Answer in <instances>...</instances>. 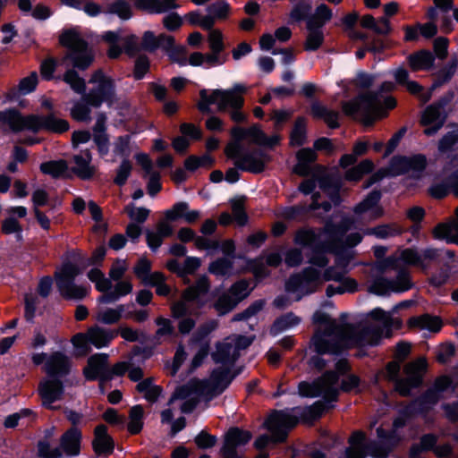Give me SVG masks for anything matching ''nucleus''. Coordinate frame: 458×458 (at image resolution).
I'll use <instances>...</instances> for the list:
<instances>
[{
    "mask_svg": "<svg viewBox=\"0 0 458 458\" xmlns=\"http://www.w3.org/2000/svg\"><path fill=\"white\" fill-rule=\"evenodd\" d=\"M369 317L380 325L369 323L358 331L349 324L337 322L325 312H315L312 320L317 329L311 339L315 351L320 354H336L356 345H376L382 337V327L386 330V336L390 337L391 329L400 328L403 324L400 318H393L380 308L371 310Z\"/></svg>",
    "mask_w": 458,
    "mask_h": 458,
    "instance_id": "obj_1",
    "label": "nucleus"
},
{
    "mask_svg": "<svg viewBox=\"0 0 458 458\" xmlns=\"http://www.w3.org/2000/svg\"><path fill=\"white\" fill-rule=\"evenodd\" d=\"M406 424V419L403 416L396 418L390 430L382 427L377 428V436L379 442L370 441L365 443L366 437L361 431L354 432L349 439V447L345 451L346 458H365L369 454L373 458H386L388 454L403 440L402 429Z\"/></svg>",
    "mask_w": 458,
    "mask_h": 458,
    "instance_id": "obj_2",
    "label": "nucleus"
},
{
    "mask_svg": "<svg viewBox=\"0 0 458 458\" xmlns=\"http://www.w3.org/2000/svg\"><path fill=\"white\" fill-rule=\"evenodd\" d=\"M228 375V369H217L213 370L207 380L191 379L176 389L172 400L184 399L181 410L184 413L191 412L201 399L209 401L220 394L229 384Z\"/></svg>",
    "mask_w": 458,
    "mask_h": 458,
    "instance_id": "obj_3",
    "label": "nucleus"
},
{
    "mask_svg": "<svg viewBox=\"0 0 458 458\" xmlns=\"http://www.w3.org/2000/svg\"><path fill=\"white\" fill-rule=\"evenodd\" d=\"M246 92L247 87L241 83H236L227 89H214L210 93L207 89H201L198 108L202 113H209V106L216 105L219 112H228L233 122L242 123L247 118L242 111Z\"/></svg>",
    "mask_w": 458,
    "mask_h": 458,
    "instance_id": "obj_4",
    "label": "nucleus"
},
{
    "mask_svg": "<svg viewBox=\"0 0 458 458\" xmlns=\"http://www.w3.org/2000/svg\"><path fill=\"white\" fill-rule=\"evenodd\" d=\"M396 100L393 97H386L382 101L378 94L368 93L344 102V113L353 119L361 121L364 124H370L373 121L386 115V110L394 108Z\"/></svg>",
    "mask_w": 458,
    "mask_h": 458,
    "instance_id": "obj_5",
    "label": "nucleus"
},
{
    "mask_svg": "<svg viewBox=\"0 0 458 458\" xmlns=\"http://www.w3.org/2000/svg\"><path fill=\"white\" fill-rule=\"evenodd\" d=\"M89 82L96 84L97 88L84 95L82 100L76 102L71 110V116L78 122L90 121L89 106L99 107L103 102L111 103L114 97V82L109 77L105 76L102 71L95 72Z\"/></svg>",
    "mask_w": 458,
    "mask_h": 458,
    "instance_id": "obj_6",
    "label": "nucleus"
},
{
    "mask_svg": "<svg viewBox=\"0 0 458 458\" xmlns=\"http://www.w3.org/2000/svg\"><path fill=\"white\" fill-rule=\"evenodd\" d=\"M59 42L69 49L64 60H71L73 67L86 70L92 64L94 59L92 51L78 29L72 28L63 31L59 37Z\"/></svg>",
    "mask_w": 458,
    "mask_h": 458,
    "instance_id": "obj_7",
    "label": "nucleus"
},
{
    "mask_svg": "<svg viewBox=\"0 0 458 458\" xmlns=\"http://www.w3.org/2000/svg\"><path fill=\"white\" fill-rule=\"evenodd\" d=\"M210 289V283L206 276H200L193 285L187 287L182 293L181 300L174 302L172 307V314L174 318H181L187 314H192L196 310L206 303L205 297Z\"/></svg>",
    "mask_w": 458,
    "mask_h": 458,
    "instance_id": "obj_8",
    "label": "nucleus"
},
{
    "mask_svg": "<svg viewBox=\"0 0 458 458\" xmlns=\"http://www.w3.org/2000/svg\"><path fill=\"white\" fill-rule=\"evenodd\" d=\"M298 423L296 416L286 411H275L265 422L266 428L271 433V437L262 435L254 443L257 449H263L270 441L283 442L288 432Z\"/></svg>",
    "mask_w": 458,
    "mask_h": 458,
    "instance_id": "obj_9",
    "label": "nucleus"
},
{
    "mask_svg": "<svg viewBox=\"0 0 458 458\" xmlns=\"http://www.w3.org/2000/svg\"><path fill=\"white\" fill-rule=\"evenodd\" d=\"M350 259L344 257H337L335 265L327 267L321 273V279L324 282L335 281L339 283L338 286L328 285L327 288V295L331 297L335 294H342L344 293H353L357 290V282L348 276H345L348 269Z\"/></svg>",
    "mask_w": 458,
    "mask_h": 458,
    "instance_id": "obj_10",
    "label": "nucleus"
},
{
    "mask_svg": "<svg viewBox=\"0 0 458 458\" xmlns=\"http://www.w3.org/2000/svg\"><path fill=\"white\" fill-rule=\"evenodd\" d=\"M80 274L79 267L71 263L64 264L55 273L56 286L62 297L67 300H81L89 292V287L74 284L75 277Z\"/></svg>",
    "mask_w": 458,
    "mask_h": 458,
    "instance_id": "obj_11",
    "label": "nucleus"
},
{
    "mask_svg": "<svg viewBox=\"0 0 458 458\" xmlns=\"http://www.w3.org/2000/svg\"><path fill=\"white\" fill-rule=\"evenodd\" d=\"M322 284L321 272L313 267H309L288 279L285 291L296 294L295 301H298L303 296L315 293Z\"/></svg>",
    "mask_w": 458,
    "mask_h": 458,
    "instance_id": "obj_12",
    "label": "nucleus"
},
{
    "mask_svg": "<svg viewBox=\"0 0 458 458\" xmlns=\"http://www.w3.org/2000/svg\"><path fill=\"white\" fill-rule=\"evenodd\" d=\"M242 146L238 142H230L225 149L227 157L234 159L237 168L258 174L265 169L266 164L269 161L268 157L262 151H254L242 155Z\"/></svg>",
    "mask_w": 458,
    "mask_h": 458,
    "instance_id": "obj_13",
    "label": "nucleus"
},
{
    "mask_svg": "<svg viewBox=\"0 0 458 458\" xmlns=\"http://www.w3.org/2000/svg\"><path fill=\"white\" fill-rule=\"evenodd\" d=\"M338 386L337 373L329 371L311 384L308 382L300 383L298 390L301 396H322L327 401H335L339 391Z\"/></svg>",
    "mask_w": 458,
    "mask_h": 458,
    "instance_id": "obj_14",
    "label": "nucleus"
},
{
    "mask_svg": "<svg viewBox=\"0 0 458 458\" xmlns=\"http://www.w3.org/2000/svg\"><path fill=\"white\" fill-rule=\"evenodd\" d=\"M20 127L21 131L27 130L33 132L46 131L54 133H63L68 131L70 126L66 120L58 118L51 114L47 115H21Z\"/></svg>",
    "mask_w": 458,
    "mask_h": 458,
    "instance_id": "obj_15",
    "label": "nucleus"
},
{
    "mask_svg": "<svg viewBox=\"0 0 458 458\" xmlns=\"http://www.w3.org/2000/svg\"><path fill=\"white\" fill-rule=\"evenodd\" d=\"M452 380L447 376L437 377L433 386L428 389L420 398L415 400L406 409L407 414L426 413L429 411L441 398L443 392L450 387Z\"/></svg>",
    "mask_w": 458,
    "mask_h": 458,
    "instance_id": "obj_16",
    "label": "nucleus"
},
{
    "mask_svg": "<svg viewBox=\"0 0 458 458\" xmlns=\"http://www.w3.org/2000/svg\"><path fill=\"white\" fill-rule=\"evenodd\" d=\"M427 369V360L425 358H419L405 365L403 371L405 378L396 381L395 390L403 396L410 394L412 388L419 386Z\"/></svg>",
    "mask_w": 458,
    "mask_h": 458,
    "instance_id": "obj_17",
    "label": "nucleus"
},
{
    "mask_svg": "<svg viewBox=\"0 0 458 458\" xmlns=\"http://www.w3.org/2000/svg\"><path fill=\"white\" fill-rule=\"evenodd\" d=\"M412 286L409 273L402 269L398 271L395 280L380 276H377L369 286V291L377 295H386L391 292L402 293Z\"/></svg>",
    "mask_w": 458,
    "mask_h": 458,
    "instance_id": "obj_18",
    "label": "nucleus"
},
{
    "mask_svg": "<svg viewBox=\"0 0 458 458\" xmlns=\"http://www.w3.org/2000/svg\"><path fill=\"white\" fill-rule=\"evenodd\" d=\"M399 261L403 262L407 265L419 266L425 267L422 262L421 256L412 249H405L401 251L398 257H389L384 261L377 263L374 267L373 271L376 275L378 273H389L390 269H395L398 267Z\"/></svg>",
    "mask_w": 458,
    "mask_h": 458,
    "instance_id": "obj_19",
    "label": "nucleus"
},
{
    "mask_svg": "<svg viewBox=\"0 0 458 458\" xmlns=\"http://www.w3.org/2000/svg\"><path fill=\"white\" fill-rule=\"evenodd\" d=\"M42 404L48 409H55L53 403L63 398L64 388L63 382L55 377L43 378L38 387Z\"/></svg>",
    "mask_w": 458,
    "mask_h": 458,
    "instance_id": "obj_20",
    "label": "nucleus"
},
{
    "mask_svg": "<svg viewBox=\"0 0 458 458\" xmlns=\"http://www.w3.org/2000/svg\"><path fill=\"white\" fill-rule=\"evenodd\" d=\"M381 199V193L374 191L370 192L365 199L355 206L353 212L357 217L370 222L383 216L384 211L378 202Z\"/></svg>",
    "mask_w": 458,
    "mask_h": 458,
    "instance_id": "obj_21",
    "label": "nucleus"
},
{
    "mask_svg": "<svg viewBox=\"0 0 458 458\" xmlns=\"http://www.w3.org/2000/svg\"><path fill=\"white\" fill-rule=\"evenodd\" d=\"M88 380L99 379L100 385L111 380L106 354H95L88 360V365L83 370Z\"/></svg>",
    "mask_w": 458,
    "mask_h": 458,
    "instance_id": "obj_22",
    "label": "nucleus"
},
{
    "mask_svg": "<svg viewBox=\"0 0 458 458\" xmlns=\"http://www.w3.org/2000/svg\"><path fill=\"white\" fill-rule=\"evenodd\" d=\"M251 433L239 428H232L225 435V443L222 448L224 458H235L237 448L246 445L251 439Z\"/></svg>",
    "mask_w": 458,
    "mask_h": 458,
    "instance_id": "obj_23",
    "label": "nucleus"
},
{
    "mask_svg": "<svg viewBox=\"0 0 458 458\" xmlns=\"http://www.w3.org/2000/svg\"><path fill=\"white\" fill-rule=\"evenodd\" d=\"M71 359L62 352H54L47 357L43 370L50 377H65L71 371Z\"/></svg>",
    "mask_w": 458,
    "mask_h": 458,
    "instance_id": "obj_24",
    "label": "nucleus"
},
{
    "mask_svg": "<svg viewBox=\"0 0 458 458\" xmlns=\"http://www.w3.org/2000/svg\"><path fill=\"white\" fill-rule=\"evenodd\" d=\"M443 106L440 104L431 105L426 108L421 117V123L427 128L424 133L427 136L436 134L442 128L445 123V115L443 114Z\"/></svg>",
    "mask_w": 458,
    "mask_h": 458,
    "instance_id": "obj_25",
    "label": "nucleus"
},
{
    "mask_svg": "<svg viewBox=\"0 0 458 458\" xmlns=\"http://www.w3.org/2000/svg\"><path fill=\"white\" fill-rule=\"evenodd\" d=\"M409 157H394L389 167L387 169H381L372 174L364 188H369L386 175L396 176L409 172Z\"/></svg>",
    "mask_w": 458,
    "mask_h": 458,
    "instance_id": "obj_26",
    "label": "nucleus"
},
{
    "mask_svg": "<svg viewBox=\"0 0 458 458\" xmlns=\"http://www.w3.org/2000/svg\"><path fill=\"white\" fill-rule=\"evenodd\" d=\"M81 432L76 427L65 431L60 438V450L68 456H76L81 452Z\"/></svg>",
    "mask_w": 458,
    "mask_h": 458,
    "instance_id": "obj_27",
    "label": "nucleus"
},
{
    "mask_svg": "<svg viewBox=\"0 0 458 458\" xmlns=\"http://www.w3.org/2000/svg\"><path fill=\"white\" fill-rule=\"evenodd\" d=\"M166 220L175 221L182 218L188 224H193L200 217L199 210H191L189 204L184 201L177 202L164 213Z\"/></svg>",
    "mask_w": 458,
    "mask_h": 458,
    "instance_id": "obj_28",
    "label": "nucleus"
},
{
    "mask_svg": "<svg viewBox=\"0 0 458 458\" xmlns=\"http://www.w3.org/2000/svg\"><path fill=\"white\" fill-rule=\"evenodd\" d=\"M91 153L89 150H84L73 157L74 165L72 171L81 179L88 180L93 177L96 173V167L91 165Z\"/></svg>",
    "mask_w": 458,
    "mask_h": 458,
    "instance_id": "obj_29",
    "label": "nucleus"
},
{
    "mask_svg": "<svg viewBox=\"0 0 458 458\" xmlns=\"http://www.w3.org/2000/svg\"><path fill=\"white\" fill-rule=\"evenodd\" d=\"M92 446L98 455H109L113 453L114 442L107 434V428L105 425L101 424L96 427Z\"/></svg>",
    "mask_w": 458,
    "mask_h": 458,
    "instance_id": "obj_30",
    "label": "nucleus"
},
{
    "mask_svg": "<svg viewBox=\"0 0 458 458\" xmlns=\"http://www.w3.org/2000/svg\"><path fill=\"white\" fill-rule=\"evenodd\" d=\"M211 356L216 363L230 367L233 365L240 354L233 346L232 343L225 338L224 342L216 344V350L211 354Z\"/></svg>",
    "mask_w": 458,
    "mask_h": 458,
    "instance_id": "obj_31",
    "label": "nucleus"
},
{
    "mask_svg": "<svg viewBox=\"0 0 458 458\" xmlns=\"http://www.w3.org/2000/svg\"><path fill=\"white\" fill-rule=\"evenodd\" d=\"M136 8L148 13H164L177 9L180 5L177 0H134Z\"/></svg>",
    "mask_w": 458,
    "mask_h": 458,
    "instance_id": "obj_32",
    "label": "nucleus"
},
{
    "mask_svg": "<svg viewBox=\"0 0 458 458\" xmlns=\"http://www.w3.org/2000/svg\"><path fill=\"white\" fill-rule=\"evenodd\" d=\"M118 335L115 329L93 326L88 329L89 343L96 348H103L107 345Z\"/></svg>",
    "mask_w": 458,
    "mask_h": 458,
    "instance_id": "obj_33",
    "label": "nucleus"
},
{
    "mask_svg": "<svg viewBox=\"0 0 458 458\" xmlns=\"http://www.w3.org/2000/svg\"><path fill=\"white\" fill-rule=\"evenodd\" d=\"M433 234L436 239L458 245V207L455 209V218L448 223L438 224L434 228Z\"/></svg>",
    "mask_w": 458,
    "mask_h": 458,
    "instance_id": "obj_34",
    "label": "nucleus"
},
{
    "mask_svg": "<svg viewBox=\"0 0 458 458\" xmlns=\"http://www.w3.org/2000/svg\"><path fill=\"white\" fill-rule=\"evenodd\" d=\"M408 326L417 330H427L428 332L437 333L441 330L443 322L437 316L423 314L411 318L408 321Z\"/></svg>",
    "mask_w": 458,
    "mask_h": 458,
    "instance_id": "obj_35",
    "label": "nucleus"
},
{
    "mask_svg": "<svg viewBox=\"0 0 458 458\" xmlns=\"http://www.w3.org/2000/svg\"><path fill=\"white\" fill-rule=\"evenodd\" d=\"M174 42V37L160 34L156 37L153 32L146 31L142 38V47L146 50L153 51L158 47L168 49Z\"/></svg>",
    "mask_w": 458,
    "mask_h": 458,
    "instance_id": "obj_36",
    "label": "nucleus"
},
{
    "mask_svg": "<svg viewBox=\"0 0 458 458\" xmlns=\"http://www.w3.org/2000/svg\"><path fill=\"white\" fill-rule=\"evenodd\" d=\"M131 307H133L132 304H119L114 308H107L97 314V320L105 325L115 324L121 318H124L126 310Z\"/></svg>",
    "mask_w": 458,
    "mask_h": 458,
    "instance_id": "obj_37",
    "label": "nucleus"
},
{
    "mask_svg": "<svg viewBox=\"0 0 458 458\" xmlns=\"http://www.w3.org/2000/svg\"><path fill=\"white\" fill-rule=\"evenodd\" d=\"M248 137L251 138L253 143L268 148H273L279 144L281 140L280 135L276 133L267 137L258 125H253L249 128Z\"/></svg>",
    "mask_w": 458,
    "mask_h": 458,
    "instance_id": "obj_38",
    "label": "nucleus"
},
{
    "mask_svg": "<svg viewBox=\"0 0 458 458\" xmlns=\"http://www.w3.org/2000/svg\"><path fill=\"white\" fill-rule=\"evenodd\" d=\"M435 57L429 51L422 50L409 55L408 62L412 71L428 70L433 66Z\"/></svg>",
    "mask_w": 458,
    "mask_h": 458,
    "instance_id": "obj_39",
    "label": "nucleus"
},
{
    "mask_svg": "<svg viewBox=\"0 0 458 458\" xmlns=\"http://www.w3.org/2000/svg\"><path fill=\"white\" fill-rule=\"evenodd\" d=\"M311 114L316 118L323 119L330 128L339 127V113L330 110L323 105L315 103L311 106Z\"/></svg>",
    "mask_w": 458,
    "mask_h": 458,
    "instance_id": "obj_40",
    "label": "nucleus"
},
{
    "mask_svg": "<svg viewBox=\"0 0 458 458\" xmlns=\"http://www.w3.org/2000/svg\"><path fill=\"white\" fill-rule=\"evenodd\" d=\"M132 291V284L130 281H119L113 292L106 293V294L99 297L98 301L102 303H111L118 301L121 297H123Z\"/></svg>",
    "mask_w": 458,
    "mask_h": 458,
    "instance_id": "obj_41",
    "label": "nucleus"
},
{
    "mask_svg": "<svg viewBox=\"0 0 458 458\" xmlns=\"http://www.w3.org/2000/svg\"><path fill=\"white\" fill-rule=\"evenodd\" d=\"M333 18V12L326 4H318L312 17L307 21V28H322L327 21Z\"/></svg>",
    "mask_w": 458,
    "mask_h": 458,
    "instance_id": "obj_42",
    "label": "nucleus"
},
{
    "mask_svg": "<svg viewBox=\"0 0 458 458\" xmlns=\"http://www.w3.org/2000/svg\"><path fill=\"white\" fill-rule=\"evenodd\" d=\"M136 389L138 392L143 394L144 398L150 403L156 402L161 394V388L153 385L151 378L139 382Z\"/></svg>",
    "mask_w": 458,
    "mask_h": 458,
    "instance_id": "obj_43",
    "label": "nucleus"
},
{
    "mask_svg": "<svg viewBox=\"0 0 458 458\" xmlns=\"http://www.w3.org/2000/svg\"><path fill=\"white\" fill-rule=\"evenodd\" d=\"M143 408L140 405L133 406L129 414V423L127 426L128 431L132 434H138L141 431L143 427Z\"/></svg>",
    "mask_w": 458,
    "mask_h": 458,
    "instance_id": "obj_44",
    "label": "nucleus"
},
{
    "mask_svg": "<svg viewBox=\"0 0 458 458\" xmlns=\"http://www.w3.org/2000/svg\"><path fill=\"white\" fill-rule=\"evenodd\" d=\"M107 13L115 14L122 20H129L132 16L131 6L126 0H115L109 4Z\"/></svg>",
    "mask_w": 458,
    "mask_h": 458,
    "instance_id": "obj_45",
    "label": "nucleus"
},
{
    "mask_svg": "<svg viewBox=\"0 0 458 458\" xmlns=\"http://www.w3.org/2000/svg\"><path fill=\"white\" fill-rule=\"evenodd\" d=\"M373 168L374 164L371 160H362L360 164L345 173V178L348 181H359L364 174L370 173Z\"/></svg>",
    "mask_w": 458,
    "mask_h": 458,
    "instance_id": "obj_46",
    "label": "nucleus"
},
{
    "mask_svg": "<svg viewBox=\"0 0 458 458\" xmlns=\"http://www.w3.org/2000/svg\"><path fill=\"white\" fill-rule=\"evenodd\" d=\"M307 121L303 117L296 119L294 127L291 133V144L293 146L303 145L306 141Z\"/></svg>",
    "mask_w": 458,
    "mask_h": 458,
    "instance_id": "obj_47",
    "label": "nucleus"
},
{
    "mask_svg": "<svg viewBox=\"0 0 458 458\" xmlns=\"http://www.w3.org/2000/svg\"><path fill=\"white\" fill-rule=\"evenodd\" d=\"M67 169V164L64 160L49 161L40 165V170L43 174H50L55 178L63 176Z\"/></svg>",
    "mask_w": 458,
    "mask_h": 458,
    "instance_id": "obj_48",
    "label": "nucleus"
},
{
    "mask_svg": "<svg viewBox=\"0 0 458 458\" xmlns=\"http://www.w3.org/2000/svg\"><path fill=\"white\" fill-rule=\"evenodd\" d=\"M89 279L95 284L98 291L106 293L112 288V282L106 278L98 268H93L88 273Z\"/></svg>",
    "mask_w": 458,
    "mask_h": 458,
    "instance_id": "obj_49",
    "label": "nucleus"
},
{
    "mask_svg": "<svg viewBox=\"0 0 458 458\" xmlns=\"http://www.w3.org/2000/svg\"><path fill=\"white\" fill-rule=\"evenodd\" d=\"M309 30L306 41L305 49L308 51H314L320 47L324 41V34L320 27L307 28Z\"/></svg>",
    "mask_w": 458,
    "mask_h": 458,
    "instance_id": "obj_50",
    "label": "nucleus"
},
{
    "mask_svg": "<svg viewBox=\"0 0 458 458\" xmlns=\"http://www.w3.org/2000/svg\"><path fill=\"white\" fill-rule=\"evenodd\" d=\"M21 114L15 109H8L0 112V123L9 126L13 131H21L20 122Z\"/></svg>",
    "mask_w": 458,
    "mask_h": 458,
    "instance_id": "obj_51",
    "label": "nucleus"
},
{
    "mask_svg": "<svg viewBox=\"0 0 458 458\" xmlns=\"http://www.w3.org/2000/svg\"><path fill=\"white\" fill-rule=\"evenodd\" d=\"M402 233V229L396 225H383L374 228L368 229L367 234H373L377 238L386 239Z\"/></svg>",
    "mask_w": 458,
    "mask_h": 458,
    "instance_id": "obj_52",
    "label": "nucleus"
},
{
    "mask_svg": "<svg viewBox=\"0 0 458 458\" xmlns=\"http://www.w3.org/2000/svg\"><path fill=\"white\" fill-rule=\"evenodd\" d=\"M239 302L230 293L221 295L215 303V309L219 315H225L230 312Z\"/></svg>",
    "mask_w": 458,
    "mask_h": 458,
    "instance_id": "obj_53",
    "label": "nucleus"
},
{
    "mask_svg": "<svg viewBox=\"0 0 458 458\" xmlns=\"http://www.w3.org/2000/svg\"><path fill=\"white\" fill-rule=\"evenodd\" d=\"M207 11L216 21L225 20L229 14L230 6L225 1L218 0L210 4L208 6Z\"/></svg>",
    "mask_w": 458,
    "mask_h": 458,
    "instance_id": "obj_54",
    "label": "nucleus"
},
{
    "mask_svg": "<svg viewBox=\"0 0 458 458\" xmlns=\"http://www.w3.org/2000/svg\"><path fill=\"white\" fill-rule=\"evenodd\" d=\"M232 213L234 221L239 225H243L247 223V215L245 213L244 199L238 198L231 200Z\"/></svg>",
    "mask_w": 458,
    "mask_h": 458,
    "instance_id": "obj_55",
    "label": "nucleus"
},
{
    "mask_svg": "<svg viewBox=\"0 0 458 458\" xmlns=\"http://www.w3.org/2000/svg\"><path fill=\"white\" fill-rule=\"evenodd\" d=\"M170 59L177 63L180 66H185L187 64V50L183 46H175L174 41L172 43L168 49H164Z\"/></svg>",
    "mask_w": 458,
    "mask_h": 458,
    "instance_id": "obj_56",
    "label": "nucleus"
},
{
    "mask_svg": "<svg viewBox=\"0 0 458 458\" xmlns=\"http://www.w3.org/2000/svg\"><path fill=\"white\" fill-rule=\"evenodd\" d=\"M64 81L77 93H83L86 89L85 81L73 70H68L64 75Z\"/></svg>",
    "mask_w": 458,
    "mask_h": 458,
    "instance_id": "obj_57",
    "label": "nucleus"
},
{
    "mask_svg": "<svg viewBox=\"0 0 458 458\" xmlns=\"http://www.w3.org/2000/svg\"><path fill=\"white\" fill-rule=\"evenodd\" d=\"M318 239V234L312 229H301L296 232L294 242L297 245L308 247L313 245Z\"/></svg>",
    "mask_w": 458,
    "mask_h": 458,
    "instance_id": "obj_58",
    "label": "nucleus"
},
{
    "mask_svg": "<svg viewBox=\"0 0 458 458\" xmlns=\"http://www.w3.org/2000/svg\"><path fill=\"white\" fill-rule=\"evenodd\" d=\"M293 8L290 12V18L294 21L303 20L310 13L311 6L309 3H298L297 0H290Z\"/></svg>",
    "mask_w": 458,
    "mask_h": 458,
    "instance_id": "obj_59",
    "label": "nucleus"
},
{
    "mask_svg": "<svg viewBox=\"0 0 458 458\" xmlns=\"http://www.w3.org/2000/svg\"><path fill=\"white\" fill-rule=\"evenodd\" d=\"M233 262L227 258L218 259L209 265V272L216 276H225L231 272Z\"/></svg>",
    "mask_w": 458,
    "mask_h": 458,
    "instance_id": "obj_60",
    "label": "nucleus"
},
{
    "mask_svg": "<svg viewBox=\"0 0 458 458\" xmlns=\"http://www.w3.org/2000/svg\"><path fill=\"white\" fill-rule=\"evenodd\" d=\"M124 210L131 219L138 223H144L148 219L150 213V210L146 208H136L132 205L126 206Z\"/></svg>",
    "mask_w": 458,
    "mask_h": 458,
    "instance_id": "obj_61",
    "label": "nucleus"
},
{
    "mask_svg": "<svg viewBox=\"0 0 458 458\" xmlns=\"http://www.w3.org/2000/svg\"><path fill=\"white\" fill-rule=\"evenodd\" d=\"M208 41L211 51L221 53L225 49L223 34L219 30H211L208 33Z\"/></svg>",
    "mask_w": 458,
    "mask_h": 458,
    "instance_id": "obj_62",
    "label": "nucleus"
},
{
    "mask_svg": "<svg viewBox=\"0 0 458 458\" xmlns=\"http://www.w3.org/2000/svg\"><path fill=\"white\" fill-rule=\"evenodd\" d=\"M458 142V128L448 131L438 143V149L441 152H445L451 149Z\"/></svg>",
    "mask_w": 458,
    "mask_h": 458,
    "instance_id": "obj_63",
    "label": "nucleus"
},
{
    "mask_svg": "<svg viewBox=\"0 0 458 458\" xmlns=\"http://www.w3.org/2000/svg\"><path fill=\"white\" fill-rule=\"evenodd\" d=\"M38 454L43 458H59L62 452L58 447H52L47 441H40L38 445Z\"/></svg>",
    "mask_w": 458,
    "mask_h": 458,
    "instance_id": "obj_64",
    "label": "nucleus"
}]
</instances>
